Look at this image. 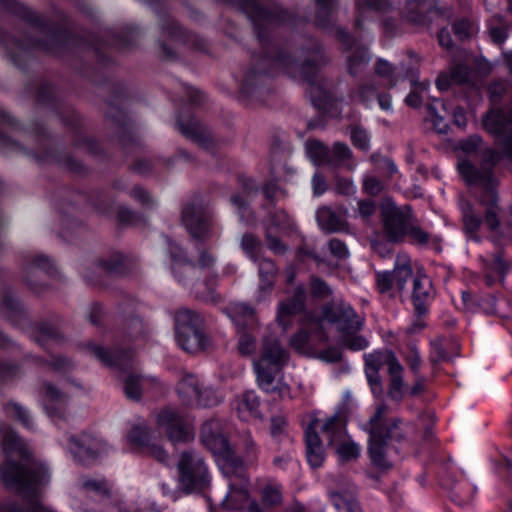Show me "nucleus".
<instances>
[{
	"label": "nucleus",
	"instance_id": "1",
	"mask_svg": "<svg viewBox=\"0 0 512 512\" xmlns=\"http://www.w3.org/2000/svg\"><path fill=\"white\" fill-rule=\"evenodd\" d=\"M482 127L494 138L497 149L484 146L481 136L471 135L459 143V148L467 156L477 158L479 166H476L469 157H463L459 159L457 169L466 183L483 186L484 191L478 198V204L483 208L485 225L496 235L500 229V208L494 190L493 169L501 158L512 161V108L504 110L492 107L483 115Z\"/></svg>",
	"mask_w": 512,
	"mask_h": 512
},
{
	"label": "nucleus",
	"instance_id": "2",
	"mask_svg": "<svg viewBox=\"0 0 512 512\" xmlns=\"http://www.w3.org/2000/svg\"><path fill=\"white\" fill-rule=\"evenodd\" d=\"M5 461L0 478L16 498L0 501V512H55L41 502V488L50 481L49 469L35 459L21 438L6 424H0Z\"/></svg>",
	"mask_w": 512,
	"mask_h": 512
},
{
	"label": "nucleus",
	"instance_id": "3",
	"mask_svg": "<svg viewBox=\"0 0 512 512\" xmlns=\"http://www.w3.org/2000/svg\"><path fill=\"white\" fill-rule=\"evenodd\" d=\"M327 63V58L322 47L314 43L306 52L303 63L299 64L284 51L275 47L266 48L265 55L252 59L251 65L246 71L241 91L249 96L254 93L257 86L265 83L269 76L278 72H284L292 78H300L307 84V93L313 104L321 107L329 99L328 92L323 81L319 77V70Z\"/></svg>",
	"mask_w": 512,
	"mask_h": 512
},
{
	"label": "nucleus",
	"instance_id": "4",
	"mask_svg": "<svg viewBox=\"0 0 512 512\" xmlns=\"http://www.w3.org/2000/svg\"><path fill=\"white\" fill-rule=\"evenodd\" d=\"M0 2L11 12L26 20L33 32L42 37L35 40H22L18 39L15 35L0 34V43L15 65L20 66L21 60L33 49H40L52 53L58 51L60 44L66 37L65 32L46 21L38 13L31 11L28 7L15 0H0Z\"/></svg>",
	"mask_w": 512,
	"mask_h": 512
},
{
	"label": "nucleus",
	"instance_id": "5",
	"mask_svg": "<svg viewBox=\"0 0 512 512\" xmlns=\"http://www.w3.org/2000/svg\"><path fill=\"white\" fill-rule=\"evenodd\" d=\"M322 323L327 321L338 332L339 343L353 351H360L368 346V341L358 335L364 319L356 313L352 306L343 300H334L322 307Z\"/></svg>",
	"mask_w": 512,
	"mask_h": 512
},
{
	"label": "nucleus",
	"instance_id": "6",
	"mask_svg": "<svg viewBox=\"0 0 512 512\" xmlns=\"http://www.w3.org/2000/svg\"><path fill=\"white\" fill-rule=\"evenodd\" d=\"M388 406L379 404L374 415L370 418L369 431V454L374 465L380 468H388L389 461L386 459V441H402L405 438L404 431L413 428L410 424L401 427L402 421L398 418L386 419Z\"/></svg>",
	"mask_w": 512,
	"mask_h": 512
},
{
	"label": "nucleus",
	"instance_id": "7",
	"mask_svg": "<svg viewBox=\"0 0 512 512\" xmlns=\"http://www.w3.org/2000/svg\"><path fill=\"white\" fill-rule=\"evenodd\" d=\"M288 361L287 351L280 345L276 338L263 339L260 356L253 360V367L259 387L266 393L278 392L282 397L288 387L274 385L275 377Z\"/></svg>",
	"mask_w": 512,
	"mask_h": 512
},
{
	"label": "nucleus",
	"instance_id": "8",
	"mask_svg": "<svg viewBox=\"0 0 512 512\" xmlns=\"http://www.w3.org/2000/svg\"><path fill=\"white\" fill-rule=\"evenodd\" d=\"M175 337L178 345L188 353L205 350L209 343L203 332V318L195 311L180 308L175 312Z\"/></svg>",
	"mask_w": 512,
	"mask_h": 512
},
{
	"label": "nucleus",
	"instance_id": "9",
	"mask_svg": "<svg viewBox=\"0 0 512 512\" xmlns=\"http://www.w3.org/2000/svg\"><path fill=\"white\" fill-rule=\"evenodd\" d=\"M179 486L186 493L200 492L210 484V474L204 459L194 451H183L178 464Z\"/></svg>",
	"mask_w": 512,
	"mask_h": 512
},
{
	"label": "nucleus",
	"instance_id": "10",
	"mask_svg": "<svg viewBox=\"0 0 512 512\" xmlns=\"http://www.w3.org/2000/svg\"><path fill=\"white\" fill-rule=\"evenodd\" d=\"M201 441L212 453L223 457L226 462L223 471L226 475L230 473V469L236 470L241 467V461L233 456L218 420H209L202 425Z\"/></svg>",
	"mask_w": 512,
	"mask_h": 512
},
{
	"label": "nucleus",
	"instance_id": "11",
	"mask_svg": "<svg viewBox=\"0 0 512 512\" xmlns=\"http://www.w3.org/2000/svg\"><path fill=\"white\" fill-rule=\"evenodd\" d=\"M181 221L189 235L204 242L213 235L212 214L202 203L193 201L184 206Z\"/></svg>",
	"mask_w": 512,
	"mask_h": 512
},
{
	"label": "nucleus",
	"instance_id": "12",
	"mask_svg": "<svg viewBox=\"0 0 512 512\" xmlns=\"http://www.w3.org/2000/svg\"><path fill=\"white\" fill-rule=\"evenodd\" d=\"M156 423L171 442H188L194 438V429L188 416L172 408H165L156 416Z\"/></svg>",
	"mask_w": 512,
	"mask_h": 512
},
{
	"label": "nucleus",
	"instance_id": "13",
	"mask_svg": "<svg viewBox=\"0 0 512 512\" xmlns=\"http://www.w3.org/2000/svg\"><path fill=\"white\" fill-rule=\"evenodd\" d=\"M167 244L172 260V270L179 282L191 277L197 268L210 269L215 263V257L207 250H201L198 262L194 263L185 256L182 248L172 240L167 239Z\"/></svg>",
	"mask_w": 512,
	"mask_h": 512
},
{
	"label": "nucleus",
	"instance_id": "14",
	"mask_svg": "<svg viewBox=\"0 0 512 512\" xmlns=\"http://www.w3.org/2000/svg\"><path fill=\"white\" fill-rule=\"evenodd\" d=\"M70 451L76 461L83 465H90L108 451L107 444L100 438L83 433L79 436H71Z\"/></svg>",
	"mask_w": 512,
	"mask_h": 512
},
{
	"label": "nucleus",
	"instance_id": "15",
	"mask_svg": "<svg viewBox=\"0 0 512 512\" xmlns=\"http://www.w3.org/2000/svg\"><path fill=\"white\" fill-rule=\"evenodd\" d=\"M317 12L315 24L317 27L334 33L346 50L355 46V40L341 27L334 26V12L337 6L336 0H315Z\"/></svg>",
	"mask_w": 512,
	"mask_h": 512
},
{
	"label": "nucleus",
	"instance_id": "16",
	"mask_svg": "<svg viewBox=\"0 0 512 512\" xmlns=\"http://www.w3.org/2000/svg\"><path fill=\"white\" fill-rule=\"evenodd\" d=\"M53 263L45 255L27 254L24 257L22 273L27 286L34 292H39L42 288L41 276L43 274H52Z\"/></svg>",
	"mask_w": 512,
	"mask_h": 512
},
{
	"label": "nucleus",
	"instance_id": "17",
	"mask_svg": "<svg viewBox=\"0 0 512 512\" xmlns=\"http://www.w3.org/2000/svg\"><path fill=\"white\" fill-rule=\"evenodd\" d=\"M160 28L162 37L178 46L183 45L192 49H202L204 47V40L202 38L184 31L170 16L161 18Z\"/></svg>",
	"mask_w": 512,
	"mask_h": 512
},
{
	"label": "nucleus",
	"instance_id": "18",
	"mask_svg": "<svg viewBox=\"0 0 512 512\" xmlns=\"http://www.w3.org/2000/svg\"><path fill=\"white\" fill-rule=\"evenodd\" d=\"M128 438L132 444L154 457L158 462L168 463L169 456L167 452L161 446L152 442V431L146 424L135 425L131 429Z\"/></svg>",
	"mask_w": 512,
	"mask_h": 512
},
{
	"label": "nucleus",
	"instance_id": "19",
	"mask_svg": "<svg viewBox=\"0 0 512 512\" xmlns=\"http://www.w3.org/2000/svg\"><path fill=\"white\" fill-rule=\"evenodd\" d=\"M432 14H443L438 0H410L402 11L405 19L417 25L428 23Z\"/></svg>",
	"mask_w": 512,
	"mask_h": 512
},
{
	"label": "nucleus",
	"instance_id": "20",
	"mask_svg": "<svg viewBox=\"0 0 512 512\" xmlns=\"http://www.w3.org/2000/svg\"><path fill=\"white\" fill-rule=\"evenodd\" d=\"M306 291L303 287H297L291 297L282 301L278 305L277 321L283 330H287L292 325V317L296 314L308 312L305 310Z\"/></svg>",
	"mask_w": 512,
	"mask_h": 512
},
{
	"label": "nucleus",
	"instance_id": "21",
	"mask_svg": "<svg viewBox=\"0 0 512 512\" xmlns=\"http://www.w3.org/2000/svg\"><path fill=\"white\" fill-rule=\"evenodd\" d=\"M434 294L431 279L426 274L417 272L413 277L411 299L418 316L427 313L429 303L434 298Z\"/></svg>",
	"mask_w": 512,
	"mask_h": 512
},
{
	"label": "nucleus",
	"instance_id": "22",
	"mask_svg": "<svg viewBox=\"0 0 512 512\" xmlns=\"http://www.w3.org/2000/svg\"><path fill=\"white\" fill-rule=\"evenodd\" d=\"M301 329L290 338V345L298 350L303 351L308 343L310 333L319 335L321 339H326L322 330V319L314 312H304L301 315Z\"/></svg>",
	"mask_w": 512,
	"mask_h": 512
},
{
	"label": "nucleus",
	"instance_id": "23",
	"mask_svg": "<svg viewBox=\"0 0 512 512\" xmlns=\"http://www.w3.org/2000/svg\"><path fill=\"white\" fill-rule=\"evenodd\" d=\"M384 231L392 241L401 240L410 225L407 215L398 207H386L382 210Z\"/></svg>",
	"mask_w": 512,
	"mask_h": 512
},
{
	"label": "nucleus",
	"instance_id": "24",
	"mask_svg": "<svg viewBox=\"0 0 512 512\" xmlns=\"http://www.w3.org/2000/svg\"><path fill=\"white\" fill-rule=\"evenodd\" d=\"M177 126L181 134L199 146L209 149L213 145L210 131L196 118L192 117L184 120L182 117H179Z\"/></svg>",
	"mask_w": 512,
	"mask_h": 512
},
{
	"label": "nucleus",
	"instance_id": "25",
	"mask_svg": "<svg viewBox=\"0 0 512 512\" xmlns=\"http://www.w3.org/2000/svg\"><path fill=\"white\" fill-rule=\"evenodd\" d=\"M486 270L485 282L491 286L495 282L494 275L503 281L511 268V260L508 259L502 249H497L492 255L481 257Z\"/></svg>",
	"mask_w": 512,
	"mask_h": 512
},
{
	"label": "nucleus",
	"instance_id": "26",
	"mask_svg": "<svg viewBox=\"0 0 512 512\" xmlns=\"http://www.w3.org/2000/svg\"><path fill=\"white\" fill-rule=\"evenodd\" d=\"M87 348L99 361H101L106 366L118 367L123 372H127L131 366L133 353L130 350L122 351L121 353H111L103 347L92 343L88 344Z\"/></svg>",
	"mask_w": 512,
	"mask_h": 512
},
{
	"label": "nucleus",
	"instance_id": "27",
	"mask_svg": "<svg viewBox=\"0 0 512 512\" xmlns=\"http://www.w3.org/2000/svg\"><path fill=\"white\" fill-rule=\"evenodd\" d=\"M77 489L80 494L94 497L99 502H107L111 499L112 487L105 479L83 476L79 479Z\"/></svg>",
	"mask_w": 512,
	"mask_h": 512
},
{
	"label": "nucleus",
	"instance_id": "28",
	"mask_svg": "<svg viewBox=\"0 0 512 512\" xmlns=\"http://www.w3.org/2000/svg\"><path fill=\"white\" fill-rule=\"evenodd\" d=\"M346 425L345 414L337 412L322 422L320 431L328 440L329 445H334L346 438Z\"/></svg>",
	"mask_w": 512,
	"mask_h": 512
},
{
	"label": "nucleus",
	"instance_id": "29",
	"mask_svg": "<svg viewBox=\"0 0 512 512\" xmlns=\"http://www.w3.org/2000/svg\"><path fill=\"white\" fill-rule=\"evenodd\" d=\"M306 458L312 468L322 466L325 450L322 441L314 427L309 425L305 430Z\"/></svg>",
	"mask_w": 512,
	"mask_h": 512
},
{
	"label": "nucleus",
	"instance_id": "30",
	"mask_svg": "<svg viewBox=\"0 0 512 512\" xmlns=\"http://www.w3.org/2000/svg\"><path fill=\"white\" fill-rule=\"evenodd\" d=\"M0 313L14 325L21 328H24L28 322L24 308L11 292H6L3 295Z\"/></svg>",
	"mask_w": 512,
	"mask_h": 512
},
{
	"label": "nucleus",
	"instance_id": "31",
	"mask_svg": "<svg viewBox=\"0 0 512 512\" xmlns=\"http://www.w3.org/2000/svg\"><path fill=\"white\" fill-rule=\"evenodd\" d=\"M41 395L44 408L49 415H56L68 401V393L60 391L49 382L43 384Z\"/></svg>",
	"mask_w": 512,
	"mask_h": 512
},
{
	"label": "nucleus",
	"instance_id": "32",
	"mask_svg": "<svg viewBox=\"0 0 512 512\" xmlns=\"http://www.w3.org/2000/svg\"><path fill=\"white\" fill-rule=\"evenodd\" d=\"M316 218L320 228L328 233L348 232L347 222L329 207L318 209Z\"/></svg>",
	"mask_w": 512,
	"mask_h": 512
},
{
	"label": "nucleus",
	"instance_id": "33",
	"mask_svg": "<svg viewBox=\"0 0 512 512\" xmlns=\"http://www.w3.org/2000/svg\"><path fill=\"white\" fill-rule=\"evenodd\" d=\"M462 220L466 234L475 241H479L480 238L477 235L478 230L483 222L481 213L476 210L474 205L470 202L463 201L461 203Z\"/></svg>",
	"mask_w": 512,
	"mask_h": 512
},
{
	"label": "nucleus",
	"instance_id": "34",
	"mask_svg": "<svg viewBox=\"0 0 512 512\" xmlns=\"http://www.w3.org/2000/svg\"><path fill=\"white\" fill-rule=\"evenodd\" d=\"M390 6L389 0H355V27L362 28L364 20L373 12L384 11Z\"/></svg>",
	"mask_w": 512,
	"mask_h": 512
},
{
	"label": "nucleus",
	"instance_id": "35",
	"mask_svg": "<svg viewBox=\"0 0 512 512\" xmlns=\"http://www.w3.org/2000/svg\"><path fill=\"white\" fill-rule=\"evenodd\" d=\"M201 386L196 376L186 374L177 385V392L182 402L188 406H194L199 399Z\"/></svg>",
	"mask_w": 512,
	"mask_h": 512
},
{
	"label": "nucleus",
	"instance_id": "36",
	"mask_svg": "<svg viewBox=\"0 0 512 512\" xmlns=\"http://www.w3.org/2000/svg\"><path fill=\"white\" fill-rule=\"evenodd\" d=\"M150 383L149 378L130 372L123 378V390L128 399L138 401Z\"/></svg>",
	"mask_w": 512,
	"mask_h": 512
},
{
	"label": "nucleus",
	"instance_id": "37",
	"mask_svg": "<svg viewBox=\"0 0 512 512\" xmlns=\"http://www.w3.org/2000/svg\"><path fill=\"white\" fill-rule=\"evenodd\" d=\"M352 151L345 143L336 142L330 148L328 165L332 167H345L348 170L355 168V162L352 161Z\"/></svg>",
	"mask_w": 512,
	"mask_h": 512
},
{
	"label": "nucleus",
	"instance_id": "38",
	"mask_svg": "<svg viewBox=\"0 0 512 512\" xmlns=\"http://www.w3.org/2000/svg\"><path fill=\"white\" fill-rule=\"evenodd\" d=\"M402 372L403 367L398 359L396 357H391L390 369L388 370L390 375L388 395L395 401H400L403 397Z\"/></svg>",
	"mask_w": 512,
	"mask_h": 512
},
{
	"label": "nucleus",
	"instance_id": "39",
	"mask_svg": "<svg viewBox=\"0 0 512 512\" xmlns=\"http://www.w3.org/2000/svg\"><path fill=\"white\" fill-rule=\"evenodd\" d=\"M369 61L370 55L367 49L363 46H356L346 58L347 72L349 75L356 77L365 70Z\"/></svg>",
	"mask_w": 512,
	"mask_h": 512
},
{
	"label": "nucleus",
	"instance_id": "40",
	"mask_svg": "<svg viewBox=\"0 0 512 512\" xmlns=\"http://www.w3.org/2000/svg\"><path fill=\"white\" fill-rule=\"evenodd\" d=\"M130 259L120 252H113L109 256L99 260L98 265L107 273L122 275L130 267Z\"/></svg>",
	"mask_w": 512,
	"mask_h": 512
},
{
	"label": "nucleus",
	"instance_id": "41",
	"mask_svg": "<svg viewBox=\"0 0 512 512\" xmlns=\"http://www.w3.org/2000/svg\"><path fill=\"white\" fill-rule=\"evenodd\" d=\"M395 286L399 292H402L408 279L415 276L411 267V260L407 255H399L395 262L394 270L392 271Z\"/></svg>",
	"mask_w": 512,
	"mask_h": 512
},
{
	"label": "nucleus",
	"instance_id": "42",
	"mask_svg": "<svg viewBox=\"0 0 512 512\" xmlns=\"http://www.w3.org/2000/svg\"><path fill=\"white\" fill-rule=\"evenodd\" d=\"M228 313L237 326H251L256 322L254 309L245 303L231 304Z\"/></svg>",
	"mask_w": 512,
	"mask_h": 512
},
{
	"label": "nucleus",
	"instance_id": "43",
	"mask_svg": "<svg viewBox=\"0 0 512 512\" xmlns=\"http://www.w3.org/2000/svg\"><path fill=\"white\" fill-rule=\"evenodd\" d=\"M379 91L378 84L371 79L367 82L359 83L358 86L351 90L349 97L357 100L362 104L368 105L374 101Z\"/></svg>",
	"mask_w": 512,
	"mask_h": 512
},
{
	"label": "nucleus",
	"instance_id": "44",
	"mask_svg": "<svg viewBox=\"0 0 512 512\" xmlns=\"http://www.w3.org/2000/svg\"><path fill=\"white\" fill-rule=\"evenodd\" d=\"M277 274V268L273 261L269 259H259V290L269 292L272 290Z\"/></svg>",
	"mask_w": 512,
	"mask_h": 512
},
{
	"label": "nucleus",
	"instance_id": "45",
	"mask_svg": "<svg viewBox=\"0 0 512 512\" xmlns=\"http://www.w3.org/2000/svg\"><path fill=\"white\" fill-rule=\"evenodd\" d=\"M260 400L253 391H248L243 394L242 398L238 401L237 410L240 416L247 419L248 416H256L259 412Z\"/></svg>",
	"mask_w": 512,
	"mask_h": 512
},
{
	"label": "nucleus",
	"instance_id": "46",
	"mask_svg": "<svg viewBox=\"0 0 512 512\" xmlns=\"http://www.w3.org/2000/svg\"><path fill=\"white\" fill-rule=\"evenodd\" d=\"M391 357H396L390 350L375 351L364 355L365 371H379L383 365H387L390 369Z\"/></svg>",
	"mask_w": 512,
	"mask_h": 512
},
{
	"label": "nucleus",
	"instance_id": "47",
	"mask_svg": "<svg viewBox=\"0 0 512 512\" xmlns=\"http://www.w3.org/2000/svg\"><path fill=\"white\" fill-rule=\"evenodd\" d=\"M230 491L222 502V505L227 509H240L244 502L248 499V491L245 485L236 487L234 484H229Z\"/></svg>",
	"mask_w": 512,
	"mask_h": 512
},
{
	"label": "nucleus",
	"instance_id": "48",
	"mask_svg": "<svg viewBox=\"0 0 512 512\" xmlns=\"http://www.w3.org/2000/svg\"><path fill=\"white\" fill-rule=\"evenodd\" d=\"M7 415L11 418L16 419L26 429L32 430L34 424L30 416L29 411L17 402H9L5 406Z\"/></svg>",
	"mask_w": 512,
	"mask_h": 512
},
{
	"label": "nucleus",
	"instance_id": "49",
	"mask_svg": "<svg viewBox=\"0 0 512 512\" xmlns=\"http://www.w3.org/2000/svg\"><path fill=\"white\" fill-rule=\"evenodd\" d=\"M266 228H271V232H285L292 228V221L284 210H275L268 216Z\"/></svg>",
	"mask_w": 512,
	"mask_h": 512
},
{
	"label": "nucleus",
	"instance_id": "50",
	"mask_svg": "<svg viewBox=\"0 0 512 512\" xmlns=\"http://www.w3.org/2000/svg\"><path fill=\"white\" fill-rule=\"evenodd\" d=\"M336 453L341 462H349L358 459L360 456V447L351 440L343 439L336 443Z\"/></svg>",
	"mask_w": 512,
	"mask_h": 512
},
{
	"label": "nucleus",
	"instance_id": "51",
	"mask_svg": "<svg viewBox=\"0 0 512 512\" xmlns=\"http://www.w3.org/2000/svg\"><path fill=\"white\" fill-rule=\"evenodd\" d=\"M307 151L310 158L317 165H328L330 148L318 140H312L307 144Z\"/></svg>",
	"mask_w": 512,
	"mask_h": 512
},
{
	"label": "nucleus",
	"instance_id": "52",
	"mask_svg": "<svg viewBox=\"0 0 512 512\" xmlns=\"http://www.w3.org/2000/svg\"><path fill=\"white\" fill-rule=\"evenodd\" d=\"M331 501L339 512H359L358 502L352 495H346L339 492L331 493Z\"/></svg>",
	"mask_w": 512,
	"mask_h": 512
},
{
	"label": "nucleus",
	"instance_id": "53",
	"mask_svg": "<svg viewBox=\"0 0 512 512\" xmlns=\"http://www.w3.org/2000/svg\"><path fill=\"white\" fill-rule=\"evenodd\" d=\"M241 247L250 256L252 260H259L262 244L257 237H255L252 234L243 235L241 240Z\"/></svg>",
	"mask_w": 512,
	"mask_h": 512
},
{
	"label": "nucleus",
	"instance_id": "54",
	"mask_svg": "<svg viewBox=\"0 0 512 512\" xmlns=\"http://www.w3.org/2000/svg\"><path fill=\"white\" fill-rule=\"evenodd\" d=\"M57 337L56 329L49 323H40L34 327L33 338L40 345H44L47 340H54Z\"/></svg>",
	"mask_w": 512,
	"mask_h": 512
},
{
	"label": "nucleus",
	"instance_id": "55",
	"mask_svg": "<svg viewBox=\"0 0 512 512\" xmlns=\"http://www.w3.org/2000/svg\"><path fill=\"white\" fill-rule=\"evenodd\" d=\"M376 287L381 294L389 293L390 296H393L392 289L395 285V280L392 272L383 271L376 273Z\"/></svg>",
	"mask_w": 512,
	"mask_h": 512
},
{
	"label": "nucleus",
	"instance_id": "56",
	"mask_svg": "<svg viewBox=\"0 0 512 512\" xmlns=\"http://www.w3.org/2000/svg\"><path fill=\"white\" fill-rule=\"evenodd\" d=\"M375 73L386 80L388 87L396 85L397 79L394 75V68L387 61L379 59L376 63Z\"/></svg>",
	"mask_w": 512,
	"mask_h": 512
},
{
	"label": "nucleus",
	"instance_id": "57",
	"mask_svg": "<svg viewBox=\"0 0 512 512\" xmlns=\"http://www.w3.org/2000/svg\"><path fill=\"white\" fill-rule=\"evenodd\" d=\"M310 292L314 297L319 299H326L332 295L331 287L318 277H311Z\"/></svg>",
	"mask_w": 512,
	"mask_h": 512
},
{
	"label": "nucleus",
	"instance_id": "58",
	"mask_svg": "<svg viewBox=\"0 0 512 512\" xmlns=\"http://www.w3.org/2000/svg\"><path fill=\"white\" fill-rule=\"evenodd\" d=\"M413 90L405 98V102L408 106L417 108L422 104L421 92L425 91L429 87V82L424 81L421 83L413 82Z\"/></svg>",
	"mask_w": 512,
	"mask_h": 512
},
{
	"label": "nucleus",
	"instance_id": "59",
	"mask_svg": "<svg viewBox=\"0 0 512 512\" xmlns=\"http://www.w3.org/2000/svg\"><path fill=\"white\" fill-rule=\"evenodd\" d=\"M410 242L416 245L425 246L429 243L430 235L425 232L421 227L410 223L406 235Z\"/></svg>",
	"mask_w": 512,
	"mask_h": 512
},
{
	"label": "nucleus",
	"instance_id": "60",
	"mask_svg": "<svg viewBox=\"0 0 512 512\" xmlns=\"http://www.w3.org/2000/svg\"><path fill=\"white\" fill-rule=\"evenodd\" d=\"M238 351L243 356H251L256 351L255 337L247 332H243L239 336Z\"/></svg>",
	"mask_w": 512,
	"mask_h": 512
},
{
	"label": "nucleus",
	"instance_id": "61",
	"mask_svg": "<svg viewBox=\"0 0 512 512\" xmlns=\"http://www.w3.org/2000/svg\"><path fill=\"white\" fill-rule=\"evenodd\" d=\"M351 141H352L353 145L358 149H361L364 151L369 149V142H370L369 135H368L367 131L360 126H356L352 129Z\"/></svg>",
	"mask_w": 512,
	"mask_h": 512
},
{
	"label": "nucleus",
	"instance_id": "62",
	"mask_svg": "<svg viewBox=\"0 0 512 512\" xmlns=\"http://www.w3.org/2000/svg\"><path fill=\"white\" fill-rule=\"evenodd\" d=\"M262 502L266 506H276L281 503L282 495L280 490L274 486H266L262 491Z\"/></svg>",
	"mask_w": 512,
	"mask_h": 512
},
{
	"label": "nucleus",
	"instance_id": "63",
	"mask_svg": "<svg viewBox=\"0 0 512 512\" xmlns=\"http://www.w3.org/2000/svg\"><path fill=\"white\" fill-rule=\"evenodd\" d=\"M126 331L131 338H139L145 335L146 326L139 317H132L126 323Z\"/></svg>",
	"mask_w": 512,
	"mask_h": 512
},
{
	"label": "nucleus",
	"instance_id": "64",
	"mask_svg": "<svg viewBox=\"0 0 512 512\" xmlns=\"http://www.w3.org/2000/svg\"><path fill=\"white\" fill-rule=\"evenodd\" d=\"M451 80L455 84L467 83L470 76V70L466 65L455 64L451 67Z\"/></svg>",
	"mask_w": 512,
	"mask_h": 512
}]
</instances>
